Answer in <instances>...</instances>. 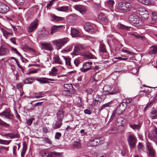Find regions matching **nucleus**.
I'll return each mask as SVG.
<instances>
[{"label": "nucleus", "instance_id": "1", "mask_svg": "<svg viewBox=\"0 0 157 157\" xmlns=\"http://www.w3.org/2000/svg\"><path fill=\"white\" fill-rule=\"evenodd\" d=\"M127 105V103L125 102H123L120 104L116 109L113 111L110 120H113L116 116L121 114L126 109Z\"/></svg>", "mask_w": 157, "mask_h": 157}, {"label": "nucleus", "instance_id": "2", "mask_svg": "<svg viewBox=\"0 0 157 157\" xmlns=\"http://www.w3.org/2000/svg\"><path fill=\"white\" fill-rule=\"evenodd\" d=\"M68 41V38L67 37H66L54 40L52 41V43L54 45L56 46L57 49H59Z\"/></svg>", "mask_w": 157, "mask_h": 157}, {"label": "nucleus", "instance_id": "3", "mask_svg": "<svg viewBox=\"0 0 157 157\" xmlns=\"http://www.w3.org/2000/svg\"><path fill=\"white\" fill-rule=\"evenodd\" d=\"M104 138L100 137L91 140L89 143V145L92 146H95L103 144L104 142Z\"/></svg>", "mask_w": 157, "mask_h": 157}, {"label": "nucleus", "instance_id": "4", "mask_svg": "<svg viewBox=\"0 0 157 157\" xmlns=\"http://www.w3.org/2000/svg\"><path fill=\"white\" fill-rule=\"evenodd\" d=\"M0 116L4 118L9 120L13 119V115L11 111L8 109L5 110L1 113H0Z\"/></svg>", "mask_w": 157, "mask_h": 157}, {"label": "nucleus", "instance_id": "5", "mask_svg": "<svg viewBox=\"0 0 157 157\" xmlns=\"http://www.w3.org/2000/svg\"><path fill=\"white\" fill-rule=\"evenodd\" d=\"M128 21L130 23L132 24L134 26L140 25V18L131 15L128 18Z\"/></svg>", "mask_w": 157, "mask_h": 157}, {"label": "nucleus", "instance_id": "6", "mask_svg": "<svg viewBox=\"0 0 157 157\" xmlns=\"http://www.w3.org/2000/svg\"><path fill=\"white\" fill-rule=\"evenodd\" d=\"M128 144L131 148H134L136 143V139L133 134L130 135L128 138Z\"/></svg>", "mask_w": 157, "mask_h": 157}, {"label": "nucleus", "instance_id": "7", "mask_svg": "<svg viewBox=\"0 0 157 157\" xmlns=\"http://www.w3.org/2000/svg\"><path fill=\"white\" fill-rule=\"evenodd\" d=\"M111 88L109 85H105L103 88V91L106 92L105 94L107 95L114 94L118 92V90H114L111 91Z\"/></svg>", "mask_w": 157, "mask_h": 157}, {"label": "nucleus", "instance_id": "8", "mask_svg": "<svg viewBox=\"0 0 157 157\" xmlns=\"http://www.w3.org/2000/svg\"><path fill=\"white\" fill-rule=\"evenodd\" d=\"M74 8L77 10L79 11L82 14H85L87 11V8L81 5H75Z\"/></svg>", "mask_w": 157, "mask_h": 157}, {"label": "nucleus", "instance_id": "9", "mask_svg": "<svg viewBox=\"0 0 157 157\" xmlns=\"http://www.w3.org/2000/svg\"><path fill=\"white\" fill-rule=\"evenodd\" d=\"M67 115V113L65 110L63 109H61L58 110L56 113L57 118L62 120Z\"/></svg>", "mask_w": 157, "mask_h": 157}, {"label": "nucleus", "instance_id": "10", "mask_svg": "<svg viewBox=\"0 0 157 157\" xmlns=\"http://www.w3.org/2000/svg\"><path fill=\"white\" fill-rule=\"evenodd\" d=\"M42 48L47 51H51L53 50L52 44L50 43L44 42L41 44Z\"/></svg>", "mask_w": 157, "mask_h": 157}, {"label": "nucleus", "instance_id": "11", "mask_svg": "<svg viewBox=\"0 0 157 157\" xmlns=\"http://www.w3.org/2000/svg\"><path fill=\"white\" fill-rule=\"evenodd\" d=\"M124 6L123 2L119 3L115 9L116 11L120 13L126 12V9L125 8Z\"/></svg>", "mask_w": 157, "mask_h": 157}, {"label": "nucleus", "instance_id": "12", "mask_svg": "<svg viewBox=\"0 0 157 157\" xmlns=\"http://www.w3.org/2000/svg\"><path fill=\"white\" fill-rule=\"evenodd\" d=\"M38 22V20L35 19L31 23L28 29V31L29 32H32L36 29L37 27Z\"/></svg>", "mask_w": 157, "mask_h": 157}, {"label": "nucleus", "instance_id": "13", "mask_svg": "<svg viewBox=\"0 0 157 157\" xmlns=\"http://www.w3.org/2000/svg\"><path fill=\"white\" fill-rule=\"evenodd\" d=\"M149 138L153 140L157 138V128L154 127L151 132L150 133L148 136Z\"/></svg>", "mask_w": 157, "mask_h": 157}, {"label": "nucleus", "instance_id": "14", "mask_svg": "<svg viewBox=\"0 0 157 157\" xmlns=\"http://www.w3.org/2000/svg\"><path fill=\"white\" fill-rule=\"evenodd\" d=\"M83 49V47L82 45H76L75 46L73 53L76 55H79Z\"/></svg>", "mask_w": 157, "mask_h": 157}, {"label": "nucleus", "instance_id": "15", "mask_svg": "<svg viewBox=\"0 0 157 157\" xmlns=\"http://www.w3.org/2000/svg\"><path fill=\"white\" fill-rule=\"evenodd\" d=\"M36 80L38 81L40 83H47L49 82L48 80L52 81H55L56 80L53 79L49 78H40L36 79Z\"/></svg>", "mask_w": 157, "mask_h": 157}, {"label": "nucleus", "instance_id": "16", "mask_svg": "<svg viewBox=\"0 0 157 157\" xmlns=\"http://www.w3.org/2000/svg\"><path fill=\"white\" fill-rule=\"evenodd\" d=\"M9 50L4 46H2L0 47V56H2L7 54Z\"/></svg>", "mask_w": 157, "mask_h": 157}, {"label": "nucleus", "instance_id": "17", "mask_svg": "<svg viewBox=\"0 0 157 157\" xmlns=\"http://www.w3.org/2000/svg\"><path fill=\"white\" fill-rule=\"evenodd\" d=\"M94 26V25L90 22H87L85 25L84 29L86 31H89L93 29Z\"/></svg>", "mask_w": 157, "mask_h": 157}, {"label": "nucleus", "instance_id": "18", "mask_svg": "<svg viewBox=\"0 0 157 157\" xmlns=\"http://www.w3.org/2000/svg\"><path fill=\"white\" fill-rule=\"evenodd\" d=\"M3 7L2 8L0 13L2 14H5L8 12L10 10L9 6L5 3L3 4Z\"/></svg>", "mask_w": 157, "mask_h": 157}, {"label": "nucleus", "instance_id": "19", "mask_svg": "<svg viewBox=\"0 0 157 157\" xmlns=\"http://www.w3.org/2000/svg\"><path fill=\"white\" fill-rule=\"evenodd\" d=\"M82 55L85 58H87L90 59H96V58L91 53L88 52H83L82 54Z\"/></svg>", "mask_w": 157, "mask_h": 157}, {"label": "nucleus", "instance_id": "20", "mask_svg": "<svg viewBox=\"0 0 157 157\" xmlns=\"http://www.w3.org/2000/svg\"><path fill=\"white\" fill-rule=\"evenodd\" d=\"M62 120L57 119L55 123L53 126L54 129H56L60 128L62 124Z\"/></svg>", "mask_w": 157, "mask_h": 157}, {"label": "nucleus", "instance_id": "21", "mask_svg": "<svg viewBox=\"0 0 157 157\" xmlns=\"http://www.w3.org/2000/svg\"><path fill=\"white\" fill-rule=\"evenodd\" d=\"M71 34L74 37H78L80 36L81 33L77 29L75 28L71 29Z\"/></svg>", "mask_w": 157, "mask_h": 157}, {"label": "nucleus", "instance_id": "22", "mask_svg": "<svg viewBox=\"0 0 157 157\" xmlns=\"http://www.w3.org/2000/svg\"><path fill=\"white\" fill-rule=\"evenodd\" d=\"M62 27V25L54 26L52 27L51 33L52 34L55 33L56 32L59 31L60 29Z\"/></svg>", "mask_w": 157, "mask_h": 157}, {"label": "nucleus", "instance_id": "23", "mask_svg": "<svg viewBox=\"0 0 157 157\" xmlns=\"http://www.w3.org/2000/svg\"><path fill=\"white\" fill-rule=\"evenodd\" d=\"M62 57L63 58V60L65 61L67 67L69 68H71L72 67L70 62L71 59L69 58L66 57L64 56H62Z\"/></svg>", "mask_w": 157, "mask_h": 157}, {"label": "nucleus", "instance_id": "24", "mask_svg": "<svg viewBox=\"0 0 157 157\" xmlns=\"http://www.w3.org/2000/svg\"><path fill=\"white\" fill-rule=\"evenodd\" d=\"M51 20L54 22L61 21L63 20V17H58L55 14H51Z\"/></svg>", "mask_w": 157, "mask_h": 157}, {"label": "nucleus", "instance_id": "25", "mask_svg": "<svg viewBox=\"0 0 157 157\" xmlns=\"http://www.w3.org/2000/svg\"><path fill=\"white\" fill-rule=\"evenodd\" d=\"M75 92L74 91H69L67 90H63L62 92V94L67 96H71V95L74 94Z\"/></svg>", "mask_w": 157, "mask_h": 157}, {"label": "nucleus", "instance_id": "26", "mask_svg": "<svg viewBox=\"0 0 157 157\" xmlns=\"http://www.w3.org/2000/svg\"><path fill=\"white\" fill-rule=\"evenodd\" d=\"M64 90H67L69 91L73 90L74 92H75V90L73 89V87L71 84H66L63 86Z\"/></svg>", "mask_w": 157, "mask_h": 157}, {"label": "nucleus", "instance_id": "27", "mask_svg": "<svg viewBox=\"0 0 157 157\" xmlns=\"http://www.w3.org/2000/svg\"><path fill=\"white\" fill-rule=\"evenodd\" d=\"M123 4L124 5V7L126 10V12H128L132 7V6L131 4L129 3H126L125 2H123Z\"/></svg>", "mask_w": 157, "mask_h": 157}, {"label": "nucleus", "instance_id": "28", "mask_svg": "<svg viewBox=\"0 0 157 157\" xmlns=\"http://www.w3.org/2000/svg\"><path fill=\"white\" fill-rule=\"evenodd\" d=\"M114 3V2L113 0H109L105 2V5L109 7H112Z\"/></svg>", "mask_w": 157, "mask_h": 157}, {"label": "nucleus", "instance_id": "29", "mask_svg": "<svg viewBox=\"0 0 157 157\" xmlns=\"http://www.w3.org/2000/svg\"><path fill=\"white\" fill-rule=\"evenodd\" d=\"M57 71L58 70L55 67H53L51 71L49 72V75L50 76H55L57 74Z\"/></svg>", "mask_w": 157, "mask_h": 157}, {"label": "nucleus", "instance_id": "30", "mask_svg": "<svg viewBox=\"0 0 157 157\" xmlns=\"http://www.w3.org/2000/svg\"><path fill=\"white\" fill-rule=\"evenodd\" d=\"M117 26L118 28L121 29H126L127 30H129V28H130V26H125L122 24H121L120 23H118Z\"/></svg>", "mask_w": 157, "mask_h": 157}, {"label": "nucleus", "instance_id": "31", "mask_svg": "<svg viewBox=\"0 0 157 157\" xmlns=\"http://www.w3.org/2000/svg\"><path fill=\"white\" fill-rule=\"evenodd\" d=\"M151 117L152 119L157 118V110H153L151 112Z\"/></svg>", "mask_w": 157, "mask_h": 157}, {"label": "nucleus", "instance_id": "32", "mask_svg": "<svg viewBox=\"0 0 157 157\" xmlns=\"http://www.w3.org/2000/svg\"><path fill=\"white\" fill-rule=\"evenodd\" d=\"M3 35L6 38L10 35H11L12 33L8 32L7 31L4 30L3 29H0Z\"/></svg>", "mask_w": 157, "mask_h": 157}, {"label": "nucleus", "instance_id": "33", "mask_svg": "<svg viewBox=\"0 0 157 157\" xmlns=\"http://www.w3.org/2000/svg\"><path fill=\"white\" fill-rule=\"evenodd\" d=\"M92 64V62H87L83 64V68H86L90 70L91 68V65Z\"/></svg>", "mask_w": 157, "mask_h": 157}, {"label": "nucleus", "instance_id": "34", "mask_svg": "<svg viewBox=\"0 0 157 157\" xmlns=\"http://www.w3.org/2000/svg\"><path fill=\"white\" fill-rule=\"evenodd\" d=\"M23 147L22 151L21 152V157H24L25 154V153L26 149V144L25 142H24L23 144Z\"/></svg>", "mask_w": 157, "mask_h": 157}, {"label": "nucleus", "instance_id": "35", "mask_svg": "<svg viewBox=\"0 0 157 157\" xmlns=\"http://www.w3.org/2000/svg\"><path fill=\"white\" fill-rule=\"evenodd\" d=\"M147 148L149 151L150 155L151 157H154L155 153L154 150L149 145H147Z\"/></svg>", "mask_w": 157, "mask_h": 157}, {"label": "nucleus", "instance_id": "36", "mask_svg": "<svg viewBox=\"0 0 157 157\" xmlns=\"http://www.w3.org/2000/svg\"><path fill=\"white\" fill-rule=\"evenodd\" d=\"M54 61L56 63L60 64H62L63 63V60L57 56H55Z\"/></svg>", "mask_w": 157, "mask_h": 157}, {"label": "nucleus", "instance_id": "37", "mask_svg": "<svg viewBox=\"0 0 157 157\" xmlns=\"http://www.w3.org/2000/svg\"><path fill=\"white\" fill-rule=\"evenodd\" d=\"M74 146L77 149H79L81 147L80 140H78L74 142Z\"/></svg>", "mask_w": 157, "mask_h": 157}, {"label": "nucleus", "instance_id": "38", "mask_svg": "<svg viewBox=\"0 0 157 157\" xmlns=\"http://www.w3.org/2000/svg\"><path fill=\"white\" fill-rule=\"evenodd\" d=\"M105 98L104 95H99L96 98L95 101L101 102L104 100Z\"/></svg>", "mask_w": 157, "mask_h": 157}, {"label": "nucleus", "instance_id": "39", "mask_svg": "<svg viewBox=\"0 0 157 157\" xmlns=\"http://www.w3.org/2000/svg\"><path fill=\"white\" fill-rule=\"evenodd\" d=\"M34 80V78H26L24 80V82L25 84H31Z\"/></svg>", "mask_w": 157, "mask_h": 157}, {"label": "nucleus", "instance_id": "40", "mask_svg": "<svg viewBox=\"0 0 157 157\" xmlns=\"http://www.w3.org/2000/svg\"><path fill=\"white\" fill-rule=\"evenodd\" d=\"M129 126L131 128L134 130L137 129L138 130L140 129L141 127L140 124H133V125L131 124L129 125Z\"/></svg>", "mask_w": 157, "mask_h": 157}, {"label": "nucleus", "instance_id": "41", "mask_svg": "<svg viewBox=\"0 0 157 157\" xmlns=\"http://www.w3.org/2000/svg\"><path fill=\"white\" fill-rule=\"evenodd\" d=\"M57 10L59 11H66L68 10V7L67 6H63L59 7Z\"/></svg>", "mask_w": 157, "mask_h": 157}, {"label": "nucleus", "instance_id": "42", "mask_svg": "<svg viewBox=\"0 0 157 157\" xmlns=\"http://www.w3.org/2000/svg\"><path fill=\"white\" fill-rule=\"evenodd\" d=\"M98 18L99 19L101 20L102 21H106L107 20L106 18L105 15L102 13H101L98 16Z\"/></svg>", "mask_w": 157, "mask_h": 157}, {"label": "nucleus", "instance_id": "43", "mask_svg": "<svg viewBox=\"0 0 157 157\" xmlns=\"http://www.w3.org/2000/svg\"><path fill=\"white\" fill-rule=\"evenodd\" d=\"M99 50L100 52H102L106 53V52L105 46L101 44H100Z\"/></svg>", "mask_w": 157, "mask_h": 157}, {"label": "nucleus", "instance_id": "44", "mask_svg": "<svg viewBox=\"0 0 157 157\" xmlns=\"http://www.w3.org/2000/svg\"><path fill=\"white\" fill-rule=\"evenodd\" d=\"M113 103V101H111L110 102L106 103L104 105H103L102 106H101L100 108V110H102L104 108L107 107H109L110 106V105L112 104Z\"/></svg>", "mask_w": 157, "mask_h": 157}, {"label": "nucleus", "instance_id": "45", "mask_svg": "<svg viewBox=\"0 0 157 157\" xmlns=\"http://www.w3.org/2000/svg\"><path fill=\"white\" fill-rule=\"evenodd\" d=\"M10 138H18L20 137L19 135L17 133H10Z\"/></svg>", "mask_w": 157, "mask_h": 157}, {"label": "nucleus", "instance_id": "46", "mask_svg": "<svg viewBox=\"0 0 157 157\" xmlns=\"http://www.w3.org/2000/svg\"><path fill=\"white\" fill-rule=\"evenodd\" d=\"M151 51L153 54H155L157 52V47L156 46H153L150 48Z\"/></svg>", "mask_w": 157, "mask_h": 157}, {"label": "nucleus", "instance_id": "47", "mask_svg": "<svg viewBox=\"0 0 157 157\" xmlns=\"http://www.w3.org/2000/svg\"><path fill=\"white\" fill-rule=\"evenodd\" d=\"M145 14H142V16H141L142 19L143 20L146 19L148 18L149 16V15L148 11H145Z\"/></svg>", "mask_w": 157, "mask_h": 157}, {"label": "nucleus", "instance_id": "48", "mask_svg": "<svg viewBox=\"0 0 157 157\" xmlns=\"http://www.w3.org/2000/svg\"><path fill=\"white\" fill-rule=\"evenodd\" d=\"M138 1L140 3L144 5H147L150 2V0H138Z\"/></svg>", "mask_w": 157, "mask_h": 157}, {"label": "nucleus", "instance_id": "49", "mask_svg": "<svg viewBox=\"0 0 157 157\" xmlns=\"http://www.w3.org/2000/svg\"><path fill=\"white\" fill-rule=\"evenodd\" d=\"M152 19L155 21H157V13L155 11L152 12Z\"/></svg>", "mask_w": 157, "mask_h": 157}, {"label": "nucleus", "instance_id": "50", "mask_svg": "<svg viewBox=\"0 0 157 157\" xmlns=\"http://www.w3.org/2000/svg\"><path fill=\"white\" fill-rule=\"evenodd\" d=\"M11 141V140H6L0 139V144L7 145L9 144Z\"/></svg>", "mask_w": 157, "mask_h": 157}, {"label": "nucleus", "instance_id": "51", "mask_svg": "<svg viewBox=\"0 0 157 157\" xmlns=\"http://www.w3.org/2000/svg\"><path fill=\"white\" fill-rule=\"evenodd\" d=\"M0 125L8 127L9 126V124L5 122L0 118Z\"/></svg>", "mask_w": 157, "mask_h": 157}, {"label": "nucleus", "instance_id": "52", "mask_svg": "<svg viewBox=\"0 0 157 157\" xmlns=\"http://www.w3.org/2000/svg\"><path fill=\"white\" fill-rule=\"evenodd\" d=\"M11 49L12 50H13L14 52L16 54H17V55H19L20 56L21 59L23 58L22 57V56L19 53V52L17 50L16 48H12Z\"/></svg>", "mask_w": 157, "mask_h": 157}, {"label": "nucleus", "instance_id": "53", "mask_svg": "<svg viewBox=\"0 0 157 157\" xmlns=\"http://www.w3.org/2000/svg\"><path fill=\"white\" fill-rule=\"evenodd\" d=\"M139 71L138 68H133L132 70V72L134 75L136 74Z\"/></svg>", "mask_w": 157, "mask_h": 157}, {"label": "nucleus", "instance_id": "54", "mask_svg": "<svg viewBox=\"0 0 157 157\" xmlns=\"http://www.w3.org/2000/svg\"><path fill=\"white\" fill-rule=\"evenodd\" d=\"M75 127H71L70 126L68 125L67 126V128H66V130L67 132H71L73 130L75 129Z\"/></svg>", "mask_w": 157, "mask_h": 157}, {"label": "nucleus", "instance_id": "55", "mask_svg": "<svg viewBox=\"0 0 157 157\" xmlns=\"http://www.w3.org/2000/svg\"><path fill=\"white\" fill-rule=\"evenodd\" d=\"M61 133L59 132H56V133L55 136V138L57 140H59L60 138V137H61Z\"/></svg>", "mask_w": 157, "mask_h": 157}, {"label": "nucleus", "instance_id": "56", "mask_svg": "<svg viewBox=\"0 0 157 157\" xmlns=\"http://www.w3.org/2000/svg\"><path fill=\"white\" fill-rule=\"evenodd\" d=\"M34 120V118H31L28 120L27 121V124L28 125L30 126L32 123L33 121Z\"/></svg>", "mask_w": 157, "mask_h": 157}, {"label": "nucleus", "instance_id": "57", "mask_svg": "<svg viewBox=\"0 0 157 157\" xmlns=\"http://www.w3.org/2000/svg\"><path fill=\"white\" fill-rule=\"evenodd\" d=\"M42 155L44 157H48L49 154L48 151H45L42 153Z\"/></svg>", "mask_w": 157, "mask_h": 157}, {"label": "nucleus", "instance_id": "58", "mask_svg": "<svg viewBox=\"0 0 157 157\" xmlns=\"http://www.w3.org/2000/svg\"><path fill=\"white\" fill-rule=\"evenodd\" d=\"M131 35H133L137 39L141 38L142 40L144 38V37L142 36H140L138 34H136L132 33L131 34Z\"/></svg>", "mask_w": 157, "mask_h": 157}, {"label": "nucleus", "instance_id": "59", "mask_svg": "<svg viewBox=\"0 0 157 157\" xmlns=\"http://www.w3.org/2000/svg\"><path fill=\"white\" fill-rule=\"evenodd\" d=\"M15 1L17 4L19 5L23 4L25 2V0H15Z\"/></svg>", "mask_w": 157, "mask_h": 157}, {"label": "nucleus", "instance_id": "60", "mask_svg": "<svg viewBox=\"0 0 157 157\" xmlns=\"http://www.w3.org/2000/svg\"><path fill=\"white\" fill-rule=\"evenodd\" d=\"M139 14L141 16H142V14H145V11H147L146 10H144V9H141L140 10H139Z\"/></svg>", "mask_w": 157, "mask_h": 157}, {"label": "nucleus", "instance_id": "61", "mask_svg": "<svg viewBox=\"0 0 157 157\" xmlns=\"http://www.w3.org/2000/svg\"><path fill=\"white\" fill-rule=\"evenodd\" d=\"M86 92L87 94H91L93 92V91L92 89L88 88L86 89Z\"/></svg>", "mask_w": 157, "mask_h": 157}, {"label": "nucleus", "instance_id": "62", "mask_svg": "<svg viewBox=\"0 0 157 157\" xmlns=\"http://www.w3.org/2000/svg\"><path fill=\"white\" fill-rule=\"evenodd\" d=\"M123 121V119L122 118H118L117 119V123H119V125H121L122 124V121Z\"/></svg>", "mask_w": 157, "mask_h": 157}, {"label": "nucleus", "instance_id": "63", "mask_svg": "<svg viewBox=\"0 0 157 157\" xmlns=\"http://www.w3.org/2000/svg\"><path fill=\"white\" fill-rule=\"evenodd\" d=\"M44 141L45 142L48 143L49 144H52L51 141L50 140V139L48 138H44Z\"/></svg>", "mask_w": 157, "mask_h": 157}, {"label": "nucleus", "instance_id": "64", "mask_svg": "<svg viewBox=\"0 0 157 157\" xmlns=\"http://www.w3.org/2000/svg\"><path fill=\"white\" fill-rule=\"evenodd\" d=\"M121 51L123 52L127 53L128 54H130L131 53V52L127 50L126 48H123L122 49Z\"/></svg>", "mask_w": 157, "mask_h": 157}]
</instances>
